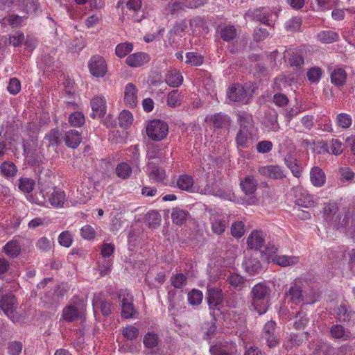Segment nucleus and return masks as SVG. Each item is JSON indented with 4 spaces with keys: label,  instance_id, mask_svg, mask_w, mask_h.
I'll list each match as a JSON object with an SVG mask.
<instances>
[{
    "label": "nucleus",
    "instance_id": "obj_41",
    "mask_svg": "<svg viewBox=\"0 0 355 355\" xmlns=\"http://www.w3.org/2000/svg\"><path fill=\"white\" fill-rule=\"evenodd\" d=\"M164 156V149L159 144L151 145L148 146L147 151V157L149 160L162 158Z\"/></svg>",
    "mask_w": 355,
    "mask_h": 355
},
{
    "label": "nucleus",
    "instance_id": "obj_35",
    "mask_svg": "<svg viewBox=\"0 0 355 355\" xmlns=\"http://www.w3.org/2000/svg\"><path fill=\"white\" fill-rule=\"evenodd\" d=\"M149 177L157 182H163L166 178L165 171L149 163Z\"/></svg>",
    "mask_w": 355,
    "mask_h": 355
},
{
    "label": "nucleus",
    "instance_id": "obj_61",
    "mask_svg": "<svg viewBox=\"0 0 355 355\" xmlns=\"http://www.w3.org/2000/svg\"><path fill=\"white\" fill-rule=\"evenodd\" d=\"M142 6L141 0H128L126 7L128 10L132 13V16L137 15L141 11Z\"/></svg>",
    "mask_w": 355,
    "mask_h": 355
},
{
    "label": "nucleus",
    "instance_id": "obj_25",
    "mask_svg": "<svg viewBox=\"0 0 355 355\" xmlns=\"http://www.w3.org/2000/svg\"><path fill=\"white\" fill-rule=\"evenodd\" d=\"M285 164L290 168L293 175L296 178H300L302 173V168L299 164L297 159L292 155H287L284 158Z\"/></svg>",
    "mask_w": 355,
    "mask_h": 355
},
{
    "label": "nucleus",
    "instance_id": "obj_53",
    "mask_svg": "<svg viewBox=\"0 0 355 355\" xmlns=\"http://www.w3.org/2000/svg\"><path fill=\"white\" fill-rule=\"evenodd\" d=\"M60 137L59 130L53 129L45 136L44 139L49 142V146H58L60 144Z\"/></svg>",
    "mask_w": 355,
    "mask_h": 355
},
{
    "label": "nucleus",
    "instance_id": "obj_17",
    "mask_svg": "<svg viewBox=\"0 0 355 355\" xmlns=\"http://www.w3.org/2000/svg\"><path fill=\"white\" fill-rule=\"evenodd\" d=\"M227 225V220L220 215H214L211 218V230L217 235H221L225 231Z\"/></svg>",
    "mask_w": 355,
    "mask_h": 355
},
{
    "label": "nucleus",
    "instance_id": "obj_23",
    "mask_svg": "<svg viewBox=\"0 0 355 355\" xmlns=\"http://www.w3.org/2000/svg\"><path fill=\"white\" fill-rule=\"evenodd\" d=\"M64 140L68 147L76 148L81 142L82 137L77 130H71L66 132Z\"/></svg>",
    "mask_w": 355,
    "mask_h": 355
},
{
    "label": "nucleus",
    "instance_id": "obj_36",
    "mask_svg": "<svg viewBox=\"0 0 355 355\" xmlns=\"http://www.w3.org/2000/svg\"><path fill=\"white\" fill-rule=\"evenodd\" d=\"M168 299L170 302L168 309L172 310L181 306L180 302L183 300L182 295H178V291L173 289L168 293Z\"/></svg>",
    "mask_w": 355,
    "mask_h": 355
},
{
    "label": "nucleus",
    "instance_id": "obj_10",
    "mask_svg": "<svg viewBox=\"0 0 355 355\" xmlns=\"http://www.w3.org/2000/svg\"><path fill=\"white\" fill-rule=\"evenodd\" d=\"M227 96L229 99L234 102H243L248 103V99L247 98V91L242 85L237 84L233 85L229 88L227 92Z\"/></svg>",
    "mask_w": 355,
    "mask_h": 355
},
{
    "label": "nucleus",
    "instance_id": "obj_50",
    "mask_svg": "<svg viewBox=\"0 0 355 355\" xmlns=\"http://www.w3.org/2000/svg\"><path fill=\"white\" fill-rule=\"evenodd\" d=\"M119 121L121 127L127 128L133 121L132 113L128 110H123L119 114Z\"/></svg>",
    "mask_w": 355,
    "mask_h": 355
},
{
    "label": "nucleus",
    "instance_id": "obj_33",
    "mask_svg": "<svg viewBox=\"0 0 355 355\" xmlns=\"http://www.w3.org/2000/svg\"><path fill=\"white\" fill-rule=\"evenodd\" d=\"M273 261L282 267L296 264L299 261V257L295 256L277 255Z\"/></svg>",
    "mask_w": 355,
    "mask_h": 355
},
{
    "label": "nucleus",
    "instance_id": "obj_59",
    "mask_svg": "<svg viewBox=\"0 0 355 355\" xmlns=\"http://www.w3.org/2000/svg\"><path fill=\"white\" fill-rule=\"evenodd\" d=\"M322 71L318 67H311L307 71L308 80L311 83H318L322 76Z\"/></svg>",
    "mask_w": 355,
    "mask_h": 355
},
{
    "label": "nucleus",
    "instance_id": "obj_16",
    "mask_svg": "<svg viewBox=\"0 0 355 355\" xmlns=\"http://www.w3.org/2000/svg\"><path fill=\"white\" fill-rule=\"evenodd\" d=\"M264 243L263 232L258 230L253 231L247 239L248 246L251 249L259 250L263 246Z\"/></svg>",
    "mask_w": 355,
    "mask_h": 355
},
{
    "label": "nucleus",
    "instance_id": "obj_21",
    "mask_svg": "<svg viewBox=\"0 0 355 355\" xmlns=\"http://www.w3.org/2000/svg\"><path fill=\"white\" fill-rule=\"evenodd\" d=\"M209 121L213 124L216 129L223 128L226 126H230L231 120L225 114L221 113H216L209 117Z\"/></svg>",
    "mask_w": 355,
    "mask_h": 355
},
{
    "label": "nucleus",
    "instance_id": "obj_32",
    "mask_svg": "<svg viewBox=\"0 0 355 355\" xmlns=\"http://www.w3.org/2000/svg\"><path fill=\"white\" fill-rule=\"evenodd\" d=\"M347 73L341 68L334 69L331 73V80L336 86H342L345 84Z\"/></svg>",
    "mask_w": 355,
    "mask_h": 355
},
{
    "label": "nucleus",
    "instance_id": "obj_28",
    "mask_svg": "<svg viewBox=\"0 0 355 355\" xmlns=\"http://www.w3.org/2000/svg\"><path fill=\"white\" fill-rule=\"evenodd\" d=\"M3 252L10 257H16L21 252V245L17 240H11L3 247Z\"/></svg>",
    "mask_w": 355,
    "mask_h": 355
},
{
    "label": "nucleus",
    "instance_id": "obj_38",
    "mask_svg": "<svg viewBox=\"0 0 355 355\" xmlns=\"http://www.w3.org/2000/svg\"><path fill=\"white\" fill-rule=\"evenodd\" d=\"M79 312L78 309L73 305L67 306L62 312V317L65 320L72 322L78 318Z\"/></svg>",
    "mask_w": 355,
    "mask_h": 355
},
{
    "label": "nucleus",
    "instance_id": "obj_40",
    "mask_svg": "<svg viewBox=\"0 0 355 355\" xmlns=\"http://www.w3.org/2000/svg\"><path fill=\"white\" fill-rule=\"evenodd\" d=\"M133 49V44L131 42H123L119 44L115 49V54L119 58H124Z\"/></svg>",
    "mask_w": 355,
    "mask_h": 355
},
{
    "label": "nucleus",
    "instance_id": "obj_4",
    "mask_svg": "<svg viewBox=\"0 0 355 355\" xmlns=\"http://www.w3.org/2000/svg\"><path fill=\"white\" fill-rule=\"evenodd\" d=\"M118 298L121 299V317L123 318H131L135 313L133 305V296L127 291H121Z\"/></svg>",
    "mask_w": 355,
    "mask_h": 355
},
{
    "label": "nucleus",
    "instance_id": "obj_3",
    "mask_svg": "<svg viewBox=\"0 0 355 355\" xmlns=\"http://www.w3.org/2000/svg\"><path fill=\"white\" fill-rule=\"evenodd\" d=\"M168 132V124L162 120H153L146 127V134L148 137L155 141L164 139Z\"/></svg>",
    "mask_w": 355,
    "mask_h": 355
},
{
    "label": "nucleus",
    "instance_id": "obj_7",
    "mask_svg": "<svg viewBox=\"0 0 355 355\" xmlns=\"http://www.w3.org/2000/svg\"><path fill=\"white\" fill-rule=\"evenodd\" d=\"M258 172L262 176L273 180H282L286 175L281 166L278 165H268L259 167Z\"/></svg>",
    "mask_w": 355,
    "mask_h": 355
},
{
    "label": "nucleus",
    "instance_id": "obj_37",
    "mask_svg": "<svg viewBox=\"0 0 355 355\" xmlns=\"http://www.w3.org/2000/svg\"><path fill=\"white\" fill-rule=\"evenodd\" d=\"M288 62L290 65L295 69H300L304 64L302 52H293L291 56L289 58Z\"/></svg>",
    "mask_w": 355,
    "mask_h": 355
},
{
    "label": "nucleus",
    "instance_id": "obj_1",
    "mask_svg": "<svg viewBox=\"0 0 355 355\" xmlns=\"http://www.w3.org/2000/svg\"><path fill=\"white\" fill-rule=\"evenodd\" d=\"M271 289L264 283H259L254 285L250 291L251 305L259 313H265L270 300Z\"/></svg>",
    "mask_w": 355,
    "mask_h": 355
},
{
    "label": "nucleus",
    "instance_id": "obj_63",
    "mask_svg": "<svg viewBox=\"0 0 355 355\" xmlns=\"http://www.w3.org/2000/svg\"><path fill=\"white\" fill-rule=\"evenodd\" d=\"M69 121L71 125L79 127L85 123V116L80 112H76L69 116Z\"/></svg>",
    "mask_w": 355,
    "mask_h": 355
},
{
    "label": "nucleus",
    "instance_id": "obj_8",
    "mask_svg": "<svg viewBox=\"0 0 355 355\" xmlns=\"http://www.w3.org/2000/svg\"><path fill=\"white\" fill-rule=\"evenodd\" d=\"M17 306V300L12 295H6L2 297L0 301V308L3 310L4 313L12 320L15 318L14 313Z\"/></svg>",
    "mask_w": 355,
    "mask_h": 355
},
{
    "label": "nucleus",
    "instance_id": "obj_54",
    "mask_svg": "<svg viewBox=\"0 0 355 355\" xmlns=\"http://www.w3.org/2000/svg\"><path fill=\"white\" fill-rule=\"evenodd\" d=\"M171 284L175 288H182L187 282V277L182 273H178L171 277Z\"/></svg>",
    "mask_w": 355,
    "mask_h": 355
},
{
    "label": "nucleus",
    "instance_id": "obj_43",
    "mask_svg": "<svg viewBox=\"0 0 355 355\" xmlns=\"http://www.w3.org/2000/svg\"><path fill=\"white\" fill-rule=\"evenodd\" d=\"M318 39L323 43L329 44L337 41L338 39V35L331 31H325L318 33Z\"/></svg>",
    "mask_w": 355,
    "mask_h": 355
},
{
    "label": "nucleus",
    "instance_id": "obj_55",
    "mask_svg": "<svg viewBox=\"0 0 355 355\" xmlns=\"http://www.w3.org/2000/svg\"><path fill=\"white\" fill-rule=\"evenodd\" d=\"M202 293L197 289H193L188 294V300L191 305L200 304L202 300Z\"/></svg>",
    "mask_w": 355,
    "mask_h": 355
},
{
    "label": "nucleus",
    "instance_id": "obj_49",
    "mask_svg": "<svg viewBox=\"0 0 355 355\" xmlns=\"http://www.w3.org/2000/svg\"><path fill=\"white\" fill-rule=\"evenodd\" d=\"M294 318L295 321L294 322L293 327L298 330L304 329L309 322L306 314L302 311H296Z\"/></svg>",
    "mask_w": 355,
    "mask_h": 355
},
{
    "label": "nucleus",
    "instance_id": "obj_29",
    "mask_svg": "<svg viewBox=\"0 0 355 355\" xmlns=\"http://www.w3.org/2000/svg\"><path fill=\"white\" fill-rule=\"evenodd\" d=\"M220 37L226 42H230L235 39L237 35V30L233 25H225L220 31Z\"/></svg>",
    "mask_w": 355,
    "mask_h": 355
},
{
    "label": "nucleus",
    "instance_id": "obj_46",
    "mask_svg": "<svg viewBox=\"0 0 355 355\" xmlns=\"http://www.w3.org/2000/svg\"><path fill=\"white\" fill-rule=\"evenodd\" d=\"M146 221L150 227L155 228L160 224L161 215L155 211L148 212L146 216Z\"/></svg>",
    "mask_w": 355,
    "mask_h": 355
},
{
    "label": "nucleus",
    "instance_id": "obj_15",
    "mask_svg": "<svg viewBox=\"0 0 355 355\" xmlns=\"http://www.w3.org/2000/svg\"><path fill=\"white\" fill-rule=\"evenodd\" d=\"M38 184L42 193H48V190L53 187L51 172L49 170H42L38 177Z\"/></svg>",
    "mask_w": 355,
    "mask_h": 355
},
{
    "label": "nucleus",
    "instance_id": "obj_24",
    "mask_svg": "<svg viewBox=\"0 0 355 355\" xmlns=\"http://www.w3.org/2000/svg\"><path fill=\"white\" fill-rule=\"evenodd\" d=\"M310 178L312 184L315 187H320L323 186L325 183L324 173L318 166L312 168L310 172Z\"/></svg>",
    "mask_w": 355,
    "mask_h": 355
},
{
    "label": "nucleus",
    "instance_id": "obj_58",
    "mask_svg": "<svg viewBox=\"0 0 355 355\" xmlns=\"http://www.w3.org/2000/svg\"><path fill=\"white\" fill-rule=\"evenodd\" d=\"M187 63L193 66H199L203 62V57L198 53L189 52L186 55Z\"/></svg>",
    "mask_w": 355,
    "mask_h": 355
},
{
    "label": "nucleus",
    "instance_id": "obj_9",
    "mask_svg": "<svg viewBox=\"0 0 355 355\" xmlns=\"http://www.w3.org/2000/svg\"><path fill=\"white\" fill-rule=\"evenodd\" d=\"M123 101L125 104L134 108L138 103V89L133 83H128L124 88Z\"/></svg>",
    "mask_w": 355,
    "mask_h": 355
},
{
    "label": "nucleus",
    "instance_id": "obj_11",
    "mask_svg": "<svg viewBox=\"0 0 355 355\" xmlns=\"http://www.w3.org/2000/svg\"><path fill=\"white\" fill-rule=\"evenodd\" d=\"M207 299L209 307L214 309L223 302V293L219 288L208 287Z\"/></svg>",
    "mask_w": 355,
    "mask_h": 355
},
{
    "label": "nucleus",
    "instance_id": "obj_52",
    "mask_svg": "<svg viewBox=\"0 0 355 355\" xmlns=\"http://www.w3.org/2000/svg\"><path fill=\"white\" fill-rule=\"evenodd\" d=\"M53 245V242L45 236L40 238L36 243L37 248L44 252L50 251Z\"/></svg>",
    "mask_w": 355,
    "mask_h": 355
},
{
    "label": "nucleus",
    "instance_id": "obj_51",
    "mask_svg": "<svg viewBox=\"0 0 355 355\" xmlns=\"http://www.w3.org/2000/svg\"><path fill=\"white\" fill-rule=\"evenodd\" d=\"M252 135V131H245V130H239L236 137V144L239 147L245 148H247V141L248 139L250 138V137Z\"/></svg>",
    "mask_w": 355,
    "mask_h": 355
},
{
    "label": "nucleus",
    "instance_id": "obj_60",
    "mask_svg": "<svg viewBox=\"0 0 355 355\" xmlns=\"http://www.w3.org/2000/svg\"><path fill=\"white\" fill-rule=\"evenodd\" d=\"M123 336L128 340H132L136 339L139 336V329L132 326L129 325L123 328L122 331Z\"/></svg>",
    "mask_w": 355,
    "mask_h": 355
},
{
    "label": "nucleus",
    "instance_id": "obj_20",
    "mask_svg": "<svg viewBox=\"0 0 355 355\" xmlns=\"http://www.w3.org/2000/svg\"><path fill=\"white\" fill-rule=\"evenodd\" d=\"M165 82L170 87H178L182 85L183 77L181 73L178 70L171 69L166 73Z\"/></svg>",
    "mask_w": 355,
    "mask_h": 355
},
{
    "label": "nucleus",
    "instance_id": "obj_14",
    "mask_svg": "<svg viewBox=\"0 0 355 355\" xmlns=\"http://www.w3.org/2000/svg\"><path fill=\"white\" fill-rule=\"evenodd\" d=\"M331 336L336 339L343 340H351L354 338L353 334L348 329H346L343 325L336 324L330 328Z\"/></svg>",
    "mask_w": 355,
    "mask_h": 355
},
{
    "label": "nucleus",
    "instance_id": "obj_31",
    "mask_svg": "<svg viewBox=\"0 0 355 355\" xmlns=\"http://www.w3.org/2000/svg\"><path fill=\"white\" fill-rule=\"evenodd\" d=\"M352 229V236L355 239V209H349L341 222V226L348 227Z\"/></svg>",
    "mask_w": 355,
    "mask_h": 355
},
{
    "label": "nucleus",
    "instance_id": "obj_19",
    "mask_svg": "<svg viewBox=\"0 0 355 355\" xmlns=\"http://www.w3.org/2000/svg\"><path fill=\"white\" fill-rule=\"evenodd\" d=\"M247 15L250 17L252 19L258 21L262 24L270 26L269 23L270 17L271 15L264 8L255 9L252 11H249Z\"/></svg>",
    "mask_w": 355,
    "mask_h": 355
},
{
    "label": "nucleus",
    "instance_id": "obj_45",
    "mask_svg": "<svg viewBox=\"0 0 355 355\" xmlns=\"http://www.w3.org/2000/svg\"><path fill=\"white\" fill-rule=\"evenodd\" d=\"M296 203L297 205L304 207H312L315 205L314 197L309 193H302L300 196L297 198Z\"/></svg>",
    "mask_w": 355,
    "mask_h": 355
},
{
    "label": "nucleus",
    "instance_id": "obj_56",
    "mask_svg": "<svg viewBox=\"0 0 355 355\" xmlns=\"http://www.w3.org/2000/svg\"><path fill=\"white\" fill-rule=\"evenodd\" d=\"M245 233V225L242 221L234 223L231 226V234L235 238H241Z\"/></svg>",
    "mask_w": 355,
    "mask_h": 355
},
{
    "label": "nucleus",
    "instance_id": "obj_57",
    "mask_svg": "<svg viewBox=\"0 0 355 355\" xmlns=\"http://www.w3.org/2000/svg\"><path fill=\"white\" fill-rule=\"evenodd\" d=\"M338 125L343 128H348L352 123L350 115L346 113H340L336 116Z\"/></svg>",
    "mask_w": 355,
    "mask_h": 355
},
{
    "label": "nucleus",
    "instance_id": "obj_47",
    "mask_svg": "<svg viewBox=\"0 0 355 355\" xmlns=\"http://www.w3.org/2000/svg\"><path fill=\"white\" fill-rule=\"evenodd\" d=\"M65 201V194L63 191H54L50 198L49 202L51 204L55 207H61Z\"/></svg>",
    "mask_w": 355,
    "mask_h": 355
},
{
    "label": "nucleus",
    "instance_id": "obj_12",
    "mask_svg": "<svg viewBox=\"0 0 355 355\" xmlns=\"http://www.w3.org/2000/svg\"><path fill=\"white\" fill-rule=\"evenodd\" d=\"M92 113L91 116L94 119L96 116L103 117L106 113L105 100L103 96H95L91 101Z\"/></svg>",
    "mask_w": 355,
    "mask_h": 355
},
{
    "label": "nucleus",
    "instance_id": "obj_42",
    "mask_svg": "<svg viewBox=\"0 0 355 355\" xmlns=\"http://www.w3.org/2000/svg\"><path fill=\"white\" fill-rule=\"evenodd\" d=\"M0 168L2 174L8 178L15 176L17 171L15 164L10 161L3 162Z\"/></svg>",
    "mask_w": 355,
    "mask_h": 355
},
{
    "label": "nucleus",
    "instance_id": "obj_2",
    "mask_svg": "<svg viewBox=\"0 0 355 355\" xmlns=\"http://www.w3.org/2000/svg\"><path fill=\"white\" fill-rule=\"evenodd\" d=\"M303 284L300 281L295 280L291 285L288 291L286 292V296L289 302L295 304H298L300 302L304 304H313L318 298V294H314L313 296L308 297L304 295Z\"/></svg>",
    "mask_w": 355,
    "mask_h": 355
},
{
    "label": "nucleus",
    "instance_id": "obj_27",
    "mask_svg": "<svg viewBox=\"0 0 355 355\" xmlns=\"http://www.w3.org/2000/svg\"><path fill=\"white\" fill-rule=\"evenodd\" d=\"M189 213L179 207L173 209L171 218L174 223L178 225H182L187 220Z\"/></svg>",
    "mask_w": 355,
    "mask_h": 355
},
{
    "label": "nucleus",
    "instance_id": "obj_26",
    "mask_svg": "<svg viewBox=\"0 0 355 355\" xmlns=\"http://www.w3.org/2000/svg\"><path fill=\"white\" fill-rule=\"evenodd\" d=\"M193 179L191 175L184 174L180 175L177 180V186L181 189L189 192H193Z\"/></svg>",
    "mask_w": 355,
    "mask_h": 355
},
{
    "label": "nucleus",
    "instance_id": "obj_62",
    "mask_svg": "<svg viewBox=\"0 0 355 355\" xmlns=\"http://www.w3.org/2000/svg\"><path fill=\"white\" fill-rule=\"evenodd\" d=\"M302 25V20L299 17H294L289 19L285 24V28L287 31L296 32L300 31Z\"/></svg>",
    "mask_w": 355,
    "mask_h": 355
},
{
    "label": "nucleus",
    "instance_id": "obj_34",
    "mask_svg": "<svg viewBox=\"0 0 355 355\" xmlns=\"http://www.w3.org/2000/svg\"><path fill=\"white\" fill-rule=\"evenodd\" d=\"M187 8L184 0H172L166 6V14L173 15L175 12L184 10Z\"/></svg>",
    "mask_w": 355,
    "mask_h": 355
},
{
    "label": "nucleus",
    "instance_id": "obj_39",
    "mask_svg": "<svg viewBox=\"0 0 355 355\" xmlns=\"http://www.w3.org/2000/svg\"><path fill=\"white\" fill-rule=\"evenodd\" d=\"M143 342L146 348H154L158 345L159 337L155 333L148 332L144 336Z\"/></svg>",
    "mask_w": 355,
    "mask_h": 355
},
{
    "label": "nucleus",
    "instance_id": "obj_18",
    "mask_svg": "<svg viewBox=\"0 0 355 355\" xmlns=\"http://www.w3.org/2000/svg\"><path fill=\"white\" fill-rule=\"evenodd\" d=\"M354 314L355 312L349 310L346 303L343 302L338 307L336 318L340 322L349 323L352 321Z\"/></svg>",
    "mask_w": 355,
    "mask_h": 355
},
{
    "label": "nucleus",
    "instance_id": "obj_64",
    "mask_svg": "<svg viewBox=\"0 0 355 355\" xmlns=\"http://www.w3.org/2000/svg\"><path fill=\"white\" fill-rule=\"evenodd\" d=\"M22 349L23 345L19 341H12L8 343V352L10 355H19Z\"/></svg>",
    "mask_w": 355,
    "mask_h": 355
},
{
    "label": "nucleus",
    "instance_id": "obj_48",
    "mask_svg": "<svg viewBox=\"0 0 355 355\" xmlns=\"http://www.w3.org/2000/svg\"><path fill=\"white\" fill-rule=\"evenodd\" d=\"M181 102L180 94L178 92V90H173L168 94L166 103L169 107H175L179 106Z\"/></svg>",
    "mask_w": 355,
    "mask_h": 355
},
{
    "label": "nucleus",
    "instance_id": "obj_6",
    "mask_svg": "<svg viewBox=\"0 0 355 355\" xmlns=\"http://www.w3.org/2000/svg\"><path fill=\"white\" fill-rule=\"evenodd\" d=\"M89 69L94 76L103 77L107 72V64L102 56L94 55L90 59Z\"/></svg>",
    "mask_w": 355,
    "mask_h": 355
},
{
    "label": "nucleus",
    "instance_id": "obj_13",
    "mask_svg": "<svg viewBox=\"0 0 355 355\" xmlns=\"http://www.w3.org/2000/svg\"><path fill=\"white\" fill-rule=\"evenodd\" d=\"M150 61L148 54L144 52H137L130 54L125 60V63L131 67H139Z\"/></svg>",
    "mask_w": 355,
    "mask_h": 355
},
{
    "label": "nucleus",
    "instance_id": "obj_5",
    "mask_svg": "<svg viewBox=\"0 0 355 355\" xmlns=\"http://www.w3.org/2000/svg\"><path fill=\"white\" fill-rule=\"evenodd\" d=\"M211 355H238L236 345L233 343H217L209 348Z\"/></svg>",
    "mask_w": 355,
    "mask_h": 355
},
{
    "label": "nucleus",
    "instance_id": "obj_44",
    "mask_svg": "<svg viewBox=\"0 0 355 355\" xmlns=\"http://www.w3.org/2000/svg\"><path fill=\"white\" fill-rule=\"evenodd\" d=\"M116 173L119 178L127 179L130 178L132 173V168L128 164L121 162L117 165L116 168Z\"/></svg>",
    "mask_w": 355,
    "mask_h": 355
},
{
    "label": "nucleus",
    "instance_id": "obj_30",
    "mask_svg": "<svg viewBox=\"0 0 355 355\" xmlns=\"http://www.w3.org/2000/svg\"><path fill=\"white\" fill-rule=\"evenodd\" d=\"M238 121L240 125V130L245 131H252V117L250 114L245 112L239 113L237 115Z\"/></svg>",
    "mask_w": 355,
    "mask_h": 355
},
{
    "label": "nucleus",
    "instance_id": "obj_22",
    "mask_svg": "<svg viewBox=\"0 0 355 355\" xmlns=\"http://www.w3.org/2000/svg\"><path fill=\"white\" fill-rule=\"evenodd\" d=\"M242 191L246 195L253 194L257 188V181L252 175L246 176L240 183Z\"/></svg>",
    "mask_w": 355,
    "mask_h": 355
}]
</instances>
